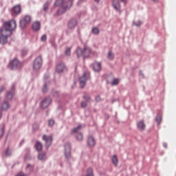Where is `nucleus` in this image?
Segmentation results:
<instances>
[{
	"instance_id": "1",
	"label": "nucleus",
	"mask_w": 176,
	"mask_h": 176,
	"mask_svg": "<svg viewBox=\"0 0 176 176\" xmlns=\"http://www.w3.org/2000/svg\"><path fill=\"white\" fill-rule=\"evenodd\" d=\"M3 27L6 28V33L7 41L9 36H11L13 31H15L17 27V23L15 20H10L9 21H4Z\"/></svg>"
},
{
	"instance_id": "2",
	"label": "nucleus",
	"mask_w": 176,
	"mask_h": 176,
	"mask_svg": "<svg viewBox=\"0 0 176 176\" xmlns=\"http://www.w3.org/2000/svg\"><path fill=\"white\" fill-rule=\"evenodd\" d=\"M73 0L64 2V0H56L55 2L56 6H61L58 10V13H65L67 9H70L72 6Z\"/></svg>"
},
{
	"instance_id": "3",
	"label": "nucleus",
	"mask_w": 176,
	"mask_h": 176,
	"mask_svg": "<svg viewBox=\"0 0 176 176\" xmlns=\"http://www.w3.org/2000/svg\"><path fill=\"white\" fill-rule=\"evenodd\" d=\"M91 53V49H90V47H88V46H85L83 50L80 47H78L77 49L78 57H81L82 56H83V57L85 58L89 57Z\"/></svg>"
},
{
	"instance_id": "4",
	"label": "nucleus",
	"mask_w": 176,
	"mask_h": 176,
	"mask_svg": "<svg viewBox=\"0 0 176 176\" xmlns=\"http://www.w3.org/2000/svg\"><path fill=\"white\" fill-rule=\"evenodd\" d=\"M8 42L6 28L4 27V23H3L2 28L0 30V43L4 45Z\"/></svg>"
},
{
	"instance_id": "5",
	"label": "nucleus",
	"mask_w": 176,
	"mask_h": 176,
	"mask_svg": "<svg viewBox=\"0 0 176 176\" xmlns=\"http://www.w3.org/2000/svg\"><path fill=\"white\" fill-rule=\"evenodd\" d=\"M43 65V58L41 56L36 57L33 63V69L34 71H38Z\"/></svg>"
},
{
	"instance_id": "6",
	"label": "nucleus",
	"mask_w": 176,
	"mask_h": 176,
	"mask_svg": "<svg viewBox=\"0 0 176 176\" xmlns=\"http://www.w3.org/2000/svg\"><path fill=\"white\" fill-rule=\"evenodd\" d=\"M90 76V72H86L83 74L82 76L80 78V87H85L87 79Z\"/></svg>"
},
{
	"instance_id": "7",
	"label": "nucleus",
	"mask_w": 176,
	"mask_h": 176,
	"mask_svg": "<svg viewBox=\"0 0 176 176\" xmlns=\"http://www.w3.org/2000/svg\"><path fill=\"white\" fill-rule=\"evenodd\" d=\"M32 21V17L31 16H25L22 20L20 21V26L21 28H25L26 27L27 24H30Z\"/></svg>"
},
{
	"instance_id": "8",
	"label": "nucleus",
	"mask_w": 176,
	"mask_h": 176,
	"mask_svg": "<svg viewBox=\"0 0 176 176\" xmlns=\"http://www.w3.org/2000/svg\"><path fill=\"white\" fill-rule=\"evenodd\" d=\"M9 67L11 69H16L21 67V63L16 58H14V60L10 61Z\"/></svg>"
},
{
	"instance_id": "9",
	"label": "nucleus",
	"mask_w": 176,
	"mask_h": 176,
	"mask_svg": "<svg viewBox=\"0 0 176 176\" xmlns=\"http://www.w3.org/2000/svg\"><path fill=\"white\" fill-rule=\"evenodd\" d=\"M21 12V7L20 5H16V6H14L12 9L11 10V14L12 16H16L17 14H19Z\"/></svg>"
},
{
	"instance_id": "10",
	"label": "nucleus",
	"mask_w": 176,
	"mask_h": 176,
	"mask_svg": "<svg viewBox=\"0 0 176 176\" xmlns=\"http://www.w3.org/2000/svg\"><path fill=\"white\" fill-rule=\"evenodd\" d=\"M43 140L46 142V146L49 147L52 145V142L53 141V136L52 135H43Z\"/></svg>"
},
{
	"instance_id": "11",
	"label": "nucleus",
	"mask_w": 176,
	"mask_h": 176,
	"mask_svg": "<svg viewBox=\"0 0 176 176\" xmlns=\"http://www.w3.org/2000/svg\"><path fill=\"white\" fill-rule=\"evenodd\" d=\"M67 69V67H65V64H64V63H60L59 64H58V65H56V72H58V74L63 72L64 71H66Z\"/></svg>"
},
{
	"instance_id": "12",
	"label": "nucleus",
	"mask_w": 176,
	"mask_h": 176,
	"mask_svg": "<svg viewBox=\"0 0 176 176\" xmlns=\"http://www.w3.org/2000/svg\"><path fill=\"white\" fill-rule=\"evenodd\" d=\"M65 155L67 158L71 156V144L69 142L65 146Z\"/></svg>"
},
{
	"instance_id": "13",
	"label": "nucleus",
	"mask_w": 176,
	"mask_h": 176,
	"mask_svg": "<svg viewBox=\"0 0 176 176\" xmlns=\"http://www.w3.org/2000/svg\"><path fill=\"white\" fill-rule=\"evenodd\" d=\"M113 6L117 12H121V6L119 0H113Z\"/></svg>"
},
{
	"instance_id": "14",
	"label": "nucleus",
	"mask_w": 176,
	"mask_h": 176,
	"mask_svg": "<svg viewBox=\"0 0 176 176\" xmlns=\"http://www.w3.org/2000/svg\"><path fill=\"white\" fill-rule=\"evenodd\" d=\"M52 102V100L50 98H45L41 104V107L42 108H47L49 107L50 104Z\"/></svg>"
},
{
	"instance_id": "15",
	"label": "nucleus",
	"mask_w": 176,
	"mask_h": 176,
	"mask_svg": "<svg viewBox=\"0 0 176 176\" xmlns=\"http://www.w3.org/2000/svg\"><path fill=\"white\" fill-rule=\"evenodd\" d=\"M77 24H78V21H77L76 19H72L68 23V28H70L71 30H72V29L75 28V27H76Z\"/></svg>"
},
{
	"instance_id": "16",
	"label": "nucleus",
	"mask_w": 176,
	"mask_h": 176,
	"mask_svg": "<svg viewBox=\"0 0 176 176\" xmlns=\"http://www.w3.org/2000/svg\"><path fill=\"white\" fill-rule=\"evenodd\" d=\"M138 129L141 131H144L146 129L145 122L144 120H140L138 122Z\"/></svg>"
},
{
	"instance_id": "17",
	"label": "nucleus",
	"mask_w": 176,
	"mask_h": 176,
	"mask_svg": "<svg viewBox=\"0 0 176 176\" xmlns=\"http://www.w3.org/2000/svg\"><path fill=\"white\" fill-rule=\"evenodd\" d=\"M87 144L89 146H94L96 141L95 138L92 135H89V137H88Z\"/></svg>"
},
{
	"instance_id": "18",
	"label": "nucleus",
	"mask_w": 176,
	"mask_h": 176,
	"mask_svg": "<svg viewBox=\"0 0 176 176\" xmlns=\"http://www.w3.org/2000/svg\"><path fill=\"white\" fill-rule=\"evenodd\" d=\"M93 68L94 71H100L102 68V65L100 63H94L93 65Z\"/></svg>"
},
{
	"instance_id": "19",
	"label": "nucleus",
	"mask_w": 176,
	"mask_h": 176,
	"mask_svg": "<svg viewBox=\"0 0 176 176\" xmlns=\"http://www.w3.org/2000/svg\"><path fill=\"white\" fill-rule=\"evenodd\" d=\"M32 28L35 31H38L41 28V23L39 21H35L32 25Z\"/></svg>"
},
{
	"instance_id": "20",
	"label": "nucleus",
	"mask_w": 176,
	"mask_h": 176,
	"mask_svg": "<svg viewBox=\"0 0 176 176\" xmlns=\"http://www.w3.org/2000/svg\"><path fill=\"white\" fill-rule=\"evenodd\" d=\"M81 129H82V124H79L78 126H77V127H74L72 130L71 133L75 134V133H78V131H80V130H81Z\"/></svg>"
},
{
	"instance_id": "21",
	"label": "nucleus",
	"mask_w": 176,
	"mask_h": 176,
	"mask_svg": "<svg viewBox=\"0 0 176 176\" xmlns=\"http://www.w3.org/2000/svg\"><path fill=\"white\" fill-rule=\"evenodd\" d=\"M8 108H10V104H8V102H3L1 107V109L3 111H6L7 109H8Z\"/></svg>"
},
{
	"instance_id": "22",
	"label": "nucleus",
	"mask_w": 176,
	"mask_h": 176,
	"mask_svg": "<svg viewBox=\"0 0 176 176\" xmlns=\"http://www.w3.org/2000/svg\"><path fill=\"white\" fill-rule=\"evenodd\" d=\"M38 157L40 160H45L47 159L46 153H38Z\"/></svg>"
},
{
	"instance_id": "23",
	"label": "nucleus",
	"mask_w": 176,
	"mask_h": 176,
	"mask_svg": "<svg viewBox=\"0 0 176 176\" xmlns=\"http://www.w3.org/2000/svg\"><path fill=\"white\" fill-rule=\"evenodd\" d=\"M112 162L113 163V164H115V166H118L119 161L118 159V157L116 156V155H113V157H112Z\"/></svg>"
},
{
	"instance_id": "24",
	"label": "nucleus",
	"mask_w": 176,
	"mask_h": 176,
	"mask_svg": "<svg viewBox=\"0 0 176 176\" xmlns=\"http://www.w3.org/2000/svg\"><path fill=\"white\" fill-rule=\"evenodd\" d=\"M36 148L37 151H41L43 149L42 142H37L36 144Z\"/></svg>"
},
{
	"instance_id": "25",
	"label": "nucleus",
	"mask_w": 176,
	"mask_h": 176,
	"mask_svg": "<svg viewBox=\"0 0 176 176\" xmlns=\"http://www.w3.org/2000/svg\"><path fill=\"white\" fill-rule=\"evenodd\" d=\"M107 57L109 60H113L115 56H114V53H113V52L109 51L107 54Z\"/></svg>"
},
{
	"instance_id": "26",
	"label": "nucleus",
	"mask_w": 176,
	"mask_h": 176,
	"mask_svg": "<svg viewBox=\"0 0 176 176\" xmlns=\"http://www.w3.org/2000/svg\"><path fill=\"white\" fill-rule=\"evenodd\" d=\"M13 96H14V91H10L6 94V97L8 100H12Z\"/></svg>"
},
{
	"instance_id": "27",
	"label": "nucleus",
	"mask_w": 176,
	"mask_h": 176,
	"mask_svg": "<svg viewBox=\"0 0 176 176\" xmlns=\"http://www.w3.org/2000/svg\"><path fill=\"white\" fill-rule=\"evenodd\" d=\"M92 32H93V34L98 35V34H100V30L97 27H94L92 29Z\"/></svg>"
},
{
	"instance_id": "28",
	"label": "nucleus",
	"mask_w": 176,
	"mask_h": 176,
	"mask_svg": "<svg viewBox=\"0 0 176 176\" xmlns=\"http://www.w3.org/2000/svg\"><path fill=\"white\" fill-rule=\"evenodd\" d=\"M76 138L79 141H82V140H83V134L82 133H78Z\"/></svg>"
},
{
	"instance_id": "29",
	"label": "nucleus",
	"mask_w": 176,
	"mask_h": 176,
	"mask_svg": "<svg viewBox=\"0 0 176 176\" xmlns=\"http://www.w3.org/2000/svg\"><path fill=\"white\" fill-rule=\"evenodd\" d=\"M133 24L136 25V27H140L142 25V23L140 20L135 21H133Z\"/></svg>"
},
{
	"instance_id": "30",
	"label": "nucleus",
	"mask_w": 176,
	"mask_h": 176,
	"mask_svg": "<svg viewBox=\"0 0 176 176\" xmlns=\"http://www.w3.org/2000/svg\"><path fill=\"white\" fill-rule=\"evenodd\" d=\"M86 176H94L93 174V170L92 168H88L87 169V174Z\"/></svg>"
},
{
	"instance_id": "31",
	"label": "nucleus",
	"mask_w": 176,
	"mask_h": 176,
	"mask_svg": "<svg viewBox=\"0 0 176 176\" xmlns=\"http://www.w3.org/2000/svg\"><path fill=\"white\" fill-rule=\"evenodd\" d=\"M49 5L50 3L49 2H46V3H45L44 6H43V10L44 12H47V9L49 8Z\"/></svg>"
},
{
	"instance_id": "32",
	"label": "nucleus",
	"mask_w": 176,
	"mask_h": 176,
	"mask_svg": "<svg viewBox=\"0 0 176 176\" xmlns=\"http://www.w3.org/2000/svg\"><path fill=\"white\" fill-rule=\"evenodd\" d=\"M156 120H157L158 124H160V123H161V122H162V116H161L160 115H159L158 116H157Z\"/></svg>"
},
{
	"instance_id": "33",
	"label": "nucleus",
	"mask_w": 176,
	"mask_h": 176,
	"mask_svg": "<svg viewBox=\"0 0 176 176\" xmlns=\"http://www.w3.org/2000/svg\"><path fill=\"white\" fill-rule=\"evenodd\" d=\"M47 35H43V36H41V41H42V42H45V41H47Z\"/></svg>"
},
{
	"instance_id": "34",
	"label": "nucleus",
	"mask_w": 176,
	"mask_h": 176,
	"mask_svg": "<svg viewBox=\"0 0 176 176\" xmlns=\"http://www.w3.org/2000/svg\"><path fill=\"white\" fill-rule=\"evenodd\" d=\"M119 83V79H113L111 85H118Z\"/></svg>"
},
{
	"instance_id": "35",
	"label": "nucleus",
	"mask_w": 176,
	"mask_h": 176,
	"mask_svg": "<svg viewBox=\"0 0 176 176\" xmlns=\"http://www.w3.org/2000/svg\"><path fill=\"white\" fill-rule=\"evenodd\" d=\"M65 54L67 55V56H70V54H71V49H67L66 50V51H65Z\"/></svg>"
},
{
	"instance_id": "36",
	"label": "nucleus",
	"mask_w": 176,
	"mask_h": 176,
	"mask_svg": "<svg viewBox=\"0 0 176 176\" xmlns=\"http://www.w3.org/2000/svg\"><path fill=\"white\" fill-rule=\"evenodd\" d=\"M84 98H85V100H86V101H89L91 100V98L88 94H86L85 96H84Z\"/></svg>"
},
{
	"instance_id": "37",
	"label": "nucleus",
	"mask_w": 176,
	"mask_h": 176,
	"mask_svg": "<svg viewBox=\"0 0 176 176\" xmlns=\"http://www.w3.org/2000/svg\"><path fill=\"white\" fill-rule=\"evenodd\" d=\"M54 124V120H53V119H51L50 120H49L50 126H53Z\"/></svg>"
},
{
	"instance_id": "38",
	"label": "nucleus",
	"mask_w": 176,
	"mask_h": 176,
	"mask_svg": "<svg viewBox=\"0 0 176 176\" xmlns=\"http://www.w3.org/2000/svg\"><path fill=\"white\" fill-rule=\"evenodd\" d=\"M81 107L82 108H86L87 107V102H85V101H82V102L81 103Z\"/></svg>"
},
{
	"instance_id": "39",
	"label": "nucleus",
	"mask_w": 176,
	"mask_h": 176,
	"mask_svg": "<svg viewBox=\"0 0 176 176\" xmlns=\"http://www.w3.org/2000/svg\"><path fill=\"white\" fill-rule=\"evenodd\" d=\"M6 155H7L8 156H10L11 155V152H10V149H6Z\"/></svg>"
},
{
	"instance_id": "40",
	"label": "nucleus",
	"mask_w": 176,
	"mask_h": 176,
	"mask_svg": "<svg viewBox=\"0 0 176 176\" xmlns=\"http://www.w3.org/2000/svg\"><path fill=\"white\" fill-rule=\"evenodd\" d=\"M25 173H23V172H20V173H18V174H16V175L15 176H25Z\"/></svg>"
},
{
	"instance_id": "41",
	"label": "nucleus",
	"mask_w": 176,
	"mask_h": 176,
	"mask_svg": "<svg viewBox=\"0 0 176 176\" xmlns=\"http://www.w3.org/2000/svg\"><path fill=\"white\" fill-rule=\"evenodd\" d=\"M96 101H100L101 98L100 96L96 98Z\"/></svg>"
},
{
	"instance_id": "42",
	"label": "nucleus",
	"mask_w": 176,
	"mask_h": 176,
	"mask_svg": "<svg viewBox=\"0 0 176 176\" xmlns=\"http://www.w3.org/2000/svg\"><path fill=\"white\" fill-rule=\"evenodd\" d=\"M126 0H121L122 2H126Z\"/></svg>"
},
{
	"instance_id": "43",
	"label": "nucleus",
	"mask_w": 176,
	"mask_h": 176,
	"mask_svg": "<svg viewBox=\"0 0 176 176\" xmlns=\"http://www.w3.org/2000/svg\"><path fill=\"white\" fill-rule=\"evenodd\" d=\"M154 2H157V0H153Z\"/></svg>"
},
{
	"instance_id": "44",
	"label": "nucleus",
	"mask_w": 176,
	"mask_h": 176,
	"mask_svg": "<svg viewBox=\"0 0 176 176\" xmlns=\"http://www.w3.org/2000/svg\"><path fill=\"white\" fill-rule=\"evenodd\" d=\"M100 0H96V2H99Z\"/></svg>"
},
{
	"instance_id": "45",
	"label": "nucleus",
	"mask_w": 176,
	"mask_h": 176,
	"mask_svg": "<svg viewBox=\"0 0 176 176\" xmlns=\"http://www.w3.org/2000/svg\"><path fill=\"white\" fill-rule=\"evenodd\" d=\"M46 87H47V86L45 85V88H46Z\"/></svg>"
},
{
	"instance_id": "46",
	"label": "nucleus",
	"mask_w": 176,
	"mask_h": 176,
	"mask_svg": "<svg viewBox=\"0 0 176 176\" xmlns=\"http://www.w3.org/2000/svg\"><path fill=\"white\" fill-rule=\"evenodd\" d=\"M0 91H3V90H2V89H1V90H0Z\"/></svg>"
},
{
	"instance_id": "47",
	"label": "nucleus",
	"mask_w": 176,
	"mask_h": 176,
	"mask_svg": "<svg viewBox=\"0 0 176 176\" xmlns=\"http://www.w3.org/2000/svg\"><path fill=\"white\" fill-rule=\"evenodd\" d=\"M43 91H45V89H43Z\"/></svg>"
}]
</instances>
